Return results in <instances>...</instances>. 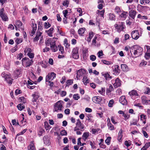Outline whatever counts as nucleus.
<instances>
[{
	"label": "nucleus",
	"mask_w": 150,
	"mask_h": 150,
	"mask_svg": "<svg viewBox=\"0 0 150 150\" xmlns=\"http://www.w3.org/2000/svg\"><path fill=\"white\" fill-rule=\"evenodd\" d=\"M142 51V48L137 45L133 46L130 48V49L131 54H132V52H133L134 57H135L140 56L142 54L141 53Z\"/></svg>",
	"instance_id": "obj_1"
},
{
	"label": "nucleus",
	"mask_w": 150,
	"mask_h": 150,
	"mask_svg": "<svg viewBox=\"0 0 150 150\" xmlns=\"http://www.w3.org/2000/svg\"><path fill=\"white\" fill-rule=\"evenodd\" d=\"M63 102L62 100L58 101L54 105L53 111L59 112L62 111L64 108L63 106Z\"/></svg>",
	"instance_id": "obj_2"
},
{
	"label": "nucleus",
	"mask_w": 150,
	"mask_h": 150,
	"mask_svg": "<svg viewBox=\"0 0 150 150\" xmlns=\"http://www.w3.org/2000/svg\"><path fill=\"white\" fill-rule=\"evenodd\" d=\"M23 66L25 67H29L32 65L33 61L32 59H30L28 58L24 57L22 60Z\"/></svg>",
	"instance_id": "obj_3"
},
{
	"label": "nucleus",
	"mask_w": 150,
	"mask_h": 150,
	"mask_svg": "<svg viewBox=\"0 0 150 150\" xmlns=\"http://www.w3.org/2000/svg\"><path fill=\"white\" fill-rule=\"evenodd\" d=\"M40 27L41 28L42 26H41V24H40V22H39L38 26V30L36 33L35 37L33 39V41L35 42H37L40 38V41L42 39L43 36L41 35L42 33L38 31L39 29L40 28Z\"/></svg>",
	"instance_id": "obj_4"
},
{
	"label": "nucleus",
	"mask_w": 150,
	"mask_h": 150,
	"mask_svg": "<svg viewBox=\"0 0 150 150\" xmlns=\"http://www.w3.org/2000/svg\"><path fill=\"white\" fill-rule=\"evenodd\" d=\"M57 38H49L45 40V44L47 46H50L56 44L55 42L57 41Z\"/></svg>",
	"instance_id": "obj_5"
},
{
	"label": "nucleus",
	"mask_w": 150,
	"mask_h": 150,
	"mask_svg": "<svg viewBox=\"0 0 150 150\" xmlns=\"http://www.w3.org/2000/svg\"><path fill=\"white\" fill-rule=\"evenodd\" d=\"M76 126L74 129V131L78 130H80L83 131L84 128V126L83 124L81 123L79 119L77 120V122L76 124Z\"/></svg>",
	"instance_id": "obj_6"
},
{
	"label": "nucleus",
	"mask_w": 150,
	"mask_h": 150,
	"mask_svg": "<svg viewBox=\"0 0 150 150\" xmlns=\"http://www.w3.org/2000/svg\"><path fill=\"white\" fill-rule=\"evenodd\" d=\"M124 22H122L119 23L118 24H116L115 25V28L117 30L119 33L121 31H124V29L125 28V25Z\"/></svg>",
	"instance_id": "obj_7"
},
{
	"label": "nucleus",
	"mask_w": 150,
	"mask_h": 150,
	"mask_svg": "<svg viewBox=\"0 0 150 150\" xmlns=\"http://www.w3.org/2000/svg\"><path fill=\"white\" fill-rule=\"evenodd\" d=\"M2 77L4 78L5 80L9 84L11 85L12 83L13 79L11 78V76L10 74H6L5 73H2Z\"/></svg>",
	"instance_id": "obj_8"
},
{
	"label": "nucleus",
	"mask_w": 150,
	"mask_h": 150,
	"mask_svg": "<svg viewBox=\"0 0 150 150\" xmlns=\"http://www.w3.org/2000/svg\"><path fill=\"white\" fill-rule=\"evenodd\" d=\"M32 27L33 29L32 31L29 33V34L30 36H32L35 34V33L37 29V27L36 24L34 22V20H32Z\"/></svg>",
	"instance_id": "obj_9"
},
{
	"label": "nucleus",
	"mask_w": 150,
	"mask_h": 150,
	"mask_svg": "<svg viewBox=\"0 0 150 150\" xmlns=\"http://www.w3.org/2000/svg\"><path fill=\"white\" fill-rule=\"evenodd\" d=\"M56 74L53 72H52L48 74L46 77V81H47L48 80H53L56 77Z\"/></svg>",
	"instance_id": "obj_10"
},
{
	"label": "nucleus",
	"mask_w": 150,
	"mask_h": 150,
	"mask_svg": "<svg viewBox=\"0 0 150 150\" xmlns=\"http://www.w3.org/2000/svg\"><path fill=\"white\" fill-rule=\"evenodd\" d=\"M92 100L95 103L100 104L102 100V99L100 96H95L92 98Z\"/></svg>",
	"instance_id": "obj_11"
},
{
	"label": "nucleus",
	"mask_w": 150,
	"mask_h": 150,
	"mask_svg": "<svg viewBox=\"0 0 150 150\" xmlns=\"http://www.w3.org/2000/svg\"><path fill=\"white\" fill-rule=\"evenodd\" d=\"M131 35L132 38L135 40H137L139 37V34L137 30L133 31L131 33Z\"/></svg>",
	"instance_id": "obj_12"
},
{
	"label": "nucleus",
	"mask_w": 150,
	"mask_h": 150,
	"mask_svg": "<svg viewBox=\"0 0 150 150\" xmlns=\"http://www.w3.org/2000/svg\"><path fill=\"white\" fill-rule=\"evenodd\" d=\"M4 11L3 8L0 10V16L3 21H8V18L6 15L4 13Z\"/></svg>",
	"instance_id": "obj_13"
},
{
	"label": "nucleus",
	"mask_w": 150,
	"mask_h": 150,
	"mask_svg": "<svg viewBox=\"0 0 150 150\" xmlns=\"http://www.w3.org/2000/svg\"><path fill=\"white\" fill-rule=\"evenodd\" d=\"M85 72V70L82 69H81L78 70L76 73L77 79H79L81 76L83 75Z\"/></svg>",
	"instance_id": "obj_14"
},
{
	"label": "nucleus",
	"mask_w": 150,
	"mask_h": 150,
	"mask_svg": "<svg viewBox=\"0 0 150 150\" xmlns=\"http://www.w3.org/2000/svg\"><path fill=\"white\" fill-rule=\"evenodd\" d=\"M119 101L120 103L123 105H126L127 104V101L125 96H121L119 99Z\"/></svg>",
	"instance_id": "obj_15"
},
{
	"label": "nucleus",
	"mask_w": 150,
	"mask_h": 150,
	"mask_svg": "<svg viewBox=\"0 0 150 150\" xmlns=\"http://www.w3.org/2000/svg\"><path fill=\"white\" fill-rule=\"evenodd\" d=\"M119 67L118 65H115L112 67L113 71L115 75L118 74L120 72V69H119Z\"/></svg>",
	"instance_id": "obj_16"
},
{
	"label": "nucleus",
	"mask_w": 150,
	"mask_h": 150,
	"mask_svg": "<svg viewBox=\"0 0 150 150\" xmlns=\"http://www.w3.org/2000/svg\"><path fill=\"white\" fill-rule=\"evenodd\" d=\"M94 36V33L92 31H91L89 33L88 37L86 38V40L88 42H90L91 41V39Z\"/></svg>",
	"instance_id": "obj_17"
},
{
	"label": "nucleus",
	"mask_w": 150,
	"mask_h": 150,
	"mask_svg": "<svg viewBox=\"0 0 150 150\" xmlns=\"http://www.w3.org/2000/svg\"><path fill=\"white\" fill-rule=\"evenodd\" d=\"M121 85V81L118 78H117L115 80V82L113 83L115 87L117 88Z\"/></svg>",
	"instance_id": "obj_18"
},
{
	"label": "nucleus",
	"mask_w": 150,
	"mask_h": 150,
	"mask_svg": "<svg viewBox=\"0 0 150 150\" xmlns=\"http://www.w3.org/2000/svg\"><path fill=\"white\" fill-rule=\"evenodd\" d=\"M141 99L143 103L144 104L147 105L149 103V102L150 101V100H148L146 99V97L144 96H143L142 97Z\"/></svg>",
	"instance_id": "obj_19"
},
{
	"label": "nucleus",
	"mask_w": 150,
	"mask_h": 150,
	"mask_svg": "<svg viewBox=\"0 0 150 150\" xmlns=\"http://www.w3.org/2000/svg\"><path fill=\"white\" fill-rule=\"evenodd\" d=\"M136 13L135 11L132 10L129 12V16L132 18L134 19Z\"/></svg>",
	"instance_id": "obj_20"
},
{
	"label": "nucleus",
	"mask_w": 150,
	"mask_h": 150,
	"mask_svg": "<svg viewBox=\"0 0 150 150\" xmlns=\"http://www.w3.org/2000/svg\"><path fill=\"white\" fill-rule=\"evenodd\" d=\"M146 48L147 49V52L146 53L145 57L146 59H148L150 57V48L148 46H146Z\"/></svg>",
	"instance_id": "obj_21"
},
{
	"label": "nucleus",
	"mask_w": 150,
	"mask_h": 150,
	"mask_svg": "<svg viewBox=\"0 0 150 150\" xmlns=\"http://www.w3.org/2000/svg\"><path fill=\"white\" fill-rule=\"evenodd\" d=\"M85 30L86 28L84 27L79 29L78 30L79 34L81 36H83V34H84Z\"/></svg>",
	"instance_id": "obj_22"
},
{
	"label": "nucleus",
	"mask_w": 150,
	"mask_h": 150,
	"mask_svg": "<svg viewBox=\"0 0 150 150\" xmlns=\"http://www.w3.org/2000/svg\"><path fill=\"white\" fill-rule=\"evenodd\" d=\"M129 94L130 96H138V94L136 90H133L129 92Z\"/></svg>",
	"instance_id": "obj_23"
},
{
	"label": "nucleus",
	"mask_w": 150,
	"mask_h": 150,
	"mask_svg": "<svg viewBox=\"0 0 150 150\" xmlns=\"http://www.w3.org/2000/svg\"><path fill=\"white\" fill-rule=\"evenodd\" d=\"M21 69H17L14 71V74L16 77H18L21 74Z\"/></svg>",
	"instance_id": "obj_24"
},
{
	"label": "nucleus",
	"mask_w": 150,
	"mask_h": 150,
	"mask_svg": "<svg viewBox=\"0 0 150 150\" xmlns=\"http://www.w3.org/2000/svg\"><path fill=\"white\" fill-rule=\"evenodd\" d=\"M146 116L144 114H142L140 115L141 121L144 124H145L146 123Z\"/></svg>",
	"instance_id": "obj_25"
},
{
	"label": "nucleus",
	"mask_w": 150,
	"mask_h": 150,
	"mask_svg": "<svg viewBox=\"0 0 150 150\" xmlns=\"http://www.w3.org/2000/svg\"><path fill=\"white\" fill-rule=\"evenodd\" d=\"M102 76H104L106 79H111L112 78L111 76H110L108 72H103L102 73Z\"/></svg>",
	"instance_id": "obj_26"
},
{
	"label": "nucleus",
	"mask_w": 150,
	"mask_h": 150,
	"mask_svg": "<svg viewBox=\"0 0 150 150\" xmlns=\"http://www.w3.org/2000/svg\"><path fill=\"white\" fill-rule=\"evenodd\" d=\"M109 87L108 88L106 91V93L107 94L110 93L112 91H113L114 88L112 86L111 84H109Z\"/></svg>",
	"instance_id": "obj_27"
},
{
	"label": "nucleus",
	"mask_w": 150,
	"mask_h": 150,
	"mask_svg": "<svg viewBox=\"0 0 150 150\" xmlns=\"http://www.w3.org/2000/svg\"><path fill=\"white\" fill-rule=\"evenodd\" d=\"M89 133L88 132H84L82 136V139L84 141L87 139L89 136Z\"/></svg>",
	"instance_id": "obj_28"
},
{
	"label": "nucleus",
	"mask_w": 150,
	"mask_h": 150,
	"mask_svg": "<svg viewBox=\"0 0 150 150\" xmlns=\"http://www.w3.org/2000/svg\"><path fill=\"white\" fill-rule=\"evenodd\" d=\"M16 25L19 28H20L22 30H23V28L22 27V23L20 21H17L16 22Z\"/></svg>",
	"instance_id": "obj_29"
},
{
	"label": "nucleus",
	"mask_w": 150,
	"mask_h": 150,
	"mask_svg": "<svg viewBox=\"0 0 150 150\" xmlns=\"http://www.w3.org/2000/svg\"><path fill=\"white\" fill-rule=\"evenodd\" d=\"M50 46L51 50L52 52H57L58 50V47L56 44L52 45Z\"/></svg>",
	"instance_id": "obj_30"
},
{
	"label": "nucleus",
	"mask_w": 150,
	"mask_h": 150,
	"mask_svg": "<svg viewBox=\"0 0 150 150\" xmlns=\"http://www.w3.org/2000/svg\"><path fill=\"white\" fill-rule=\"evenodd\" d=\"M122 130L121 129L118 133V140L119 142L121 141V138L122 137Z\"/></svg>",
	"instance_id": "obj_31"
},
{
	"label": "nucleus",
	"mask_w": 150,
	"mask_h": 150,
	"mask_svg": "<svg viewBox=\"0 0 150 150\" xmlns=\"http://www.w3.org/2000/svg\"><path fill=\"white\" fill-rule=\"evenodd\" d=\"M83 82L85 85H86L87 83H89V81L86 76H83Z\"/></svg>",
	"instance_id": "obj_32"
},
{
	"label": "nucleus",
	"mask_w": 150,
	"mask_h": 150,
	"mask_svg": "<svg viewBox=\"0 0 150 150\" xmlns=\"http://www.w3.org/2000/svg\"><path fill=\"white\" fill-rule=\"evenodd\" d=\"M121 68L123 71H127L128 70L127 65L125 64H122L121 66Z\"/></svg>",
	"instance_id": "obj_33"
},
{
	"label": "nucleus",
	"mask_w": 150,
	"mask_h": 150,
	"mask_svg": "<svg viewBox=\"0 0 150 150\" xmlns=\"http://www.w3.org/2000/svg\"><path fill=\"white\" fill-rule=\"evenodd\" d=\"M53 30V28L51 27L49 30H48L47 31H46V32L49 36L52 37V33Z\"/></svg>",
	"instance_id": "obj_34"
},
{
	"label": "nucleus",
	"mask_w": 150,
	"mask_h": 150,
	"mask_svg": "<svg viewBox=\"0 0 150 150\" xmlns=\"http://www.w3.org/2000/svg\"><path fill=\"white\" fill-rule=\"evenodd\" d=\"M24 52L25 54L30 53L33 52V50L29 47H26L24 50Z\"/></svg>",
	"instance_id": "obj_35"
},
{
	"label": "nucleus",
	"mask_w": 150,
	"mask_h": 150,
	"mask_svg": "<svg viewBox=\"0 0 150 150\" xmlns=\"http://www.w3.org/2000/svg\"><path fill=\"white\" fill-rule=\"evenodd\" d=\"M127 16V12H123L120 14V16L121 18H123L125 19Z\"/></svg>",
	"instance_id": "obj_36"
},
{
	"label": "nucleus",
	"mask_w": 150,
	"mask_h": 150,
	"mask_svg": "<svg viewBox=\"0 0 150 150\" xmlns=\"http://www.w3.org/2000/svg\"><path fill=\"white\" fill-rule=\"evenodd\" d=\"M136 125L137 126H138L137 119H133L132 121L130 122V125Z\"/></svg>",
	"instance_id": "obj_37"
},
{
	"label": "nucleus",
	"mask_w": 150,
	"mask_h": 150,
	"mask_svg": "<svg viewBox=\"0 0 150 150\" xmlns=\"http://www.w3.org/2000/svg\"><path fill=\"white\" fill-rule=\"evenodd\" d=\"M58 47L59 51L61 52V53L62 54H63L64 52L63 47L60 45H59Z\"/></svg>",
	"instance_id": "obj_38"
},
{
	"label": "nucleus",
	"mask_w": 150,
	"mask_h": 150,
	"mask_svg": "<svg viewBox=\"0 0 150 150\" xmlns=\"http://www.w3.org/2000/svg\"><path fill=\"white\" fill-rule=\"evenodd\" d=\"M98 92L100 94L103 95L105 93V89L103 88H101L98 90Z\"/></svg>",
	"instance_id": "obj_39"
},
{
	"label": "nucleus",
	"mask_w": 150,
	"mask_h": 150,
	"mask_svg": "<svg viewBox=\"0 0 150 150\" xmlns=\"http://www.w3.org/2000/svg\"><path fill=\"white\" fill-rule=\"evenodd\" d=\"M17 107L19 110H21L24 108L25 107L23 104L20 103L17 105Z\"/></svg>",
	"instance_id": "obj_40"
},
{
	"label": "nucleus",
	"mask_w": 150,
	"mask_h": 150,
	"mask_svg": "<svg viewBox=\"0 0 150 150\" xmlns=\"http://www.w3.org/2000/svg\"><path fill=\"white\" fill-rule=\"evenodd\" d=\"M109 18L111 20H115V16L113 14L110 13L109 14Z\"/></svg>",
	"instance_id": "obj_41"
},
{
	"label": "nucleus",
	"mask_w": 150,
	"mask_h": 150,
	"mask_svg": "<svg viewBox=\"0 0 150 150\" xmlns=\"http://www.w3.org/2000/svg\"><path fill=\"white\" fill-rule=\"evenodd\" d=\"M115 12L119 14H120V13L121 12L120 8L118 6L115 7Z\"/></svg>",
	"instance_id": "obj_42"
},
{
	"label": "nucleus",
	"mask_w": 150,
	"mask_h": 150,
	"mask_svg": "<svg viewBox=\"0 0 150 150\" xmlns=\"http://www.w3.org/2000/svg\"><path fill=\"white\" fill-rule=\"evenodd\" d=\"M19 100L21 102L23 103H25L26 102V100L23 97H21L19 98Z\"/></svg>",
	"instance_id": "obj_43"
},
{
	"label": "nucleus",
	"mask_w": 150,
	"mask_h": 150,
	"mask_svg": "<svg viewBox=\"0 0 150 150\" xmlns=\"http://www.w3.org/2000/svg\"><path fill=\"white\" fill-rule=\"evenodd\" d=\"M108 126L109 129L110 130H113L114 129V127L110 122H109L108 121L107 124Z\"/></svg>",
	"instance_id": "obj_44"
},
{
	"label": "nucleus",
	"mask_w": 150,
	"mask_h": 150,
	"mask_svg": "<svg viewBox=\"0 0 150 150\" xmlns=\"http://www.w3.org/2000/svg\"><path fill=\"white\" fill-rule=\"evenodd\" d=\"M101 62H103V64L107 65H109L112 64V62H111L106 61L105 60H101Z\"/></svg>",
	"instance_id": "obj_45"
},
{
	"label": "nucleus",
	"mask_w": 150,
	"mask_h": 150,
	"mask_svg": "<svg viewBox=\"0 0 150 150\" xmlns=\"http://www.w3.org/2000/svg\"><path fill=\"white\" fill-rule=\"evenodd\" d=\"M22 41V38H17L15 40V42L16 43V47L17 46V45L21 43Z\"/></svg>",
	"instance_id": "obj_46"
},
{
	"label": "nucleus",
	"mask_w": 150,
	"mask_h": 150,
	"mask_svg": "<svg viewBox=\"0 0 150 150\" xmlns=\"http://www.w3.org/2000/svg\"><path fill=\"white\" fill-rule=\"evenodd\" d=\"M61 28H60V27L58 26L57 27V32L61 35H64V33L62 31H61L60 30Z\"/></svg>",
	"instance_id": "obj_47"
},
{
	"label": "nucleus",
	"mask_w": 150,
	"mask_h": 150,
	"mask_svg": "<svg viewBox=\"0 0 150 150\" xmlns=\"http://www.w3.org/2000/svg\"><path fill=\"white\" fill-rule=\"evenodd\" d=\"M131 141L130 140L125 141V145L128 147L129 146H130L131 144Z\"/></svg>",
	"instance_id": "obj_48"
},
{
	"label": "nucleus",
	"mask_w": 150,
	"mask_h": 150,
	"mask_svg": "<svg viewBox=\"0 0 150 150\" xmlns=\"http://www.w3.org/2000/svg\"><path fill=\"white\" fill-rule=\"evenodd\" d=\"M73 98L75 100H77L80 98V96L78 94H75L73 96Z\"/></svg>",
	"instance_id": "obj_49"
},
{
	"label": "nucleus",
	"mask_w": 150,
	"mask_h": 150,
	"mask_svg": "<svg viewBox=\"0 0 150 150\" xmlns=\"http://www.w3.org/2000/svg\"><path fill=\"white\" fill-rule=\"evenodd\" d=\"M35 148L33 144H30L28 146V149L29 150H34Z\"/></svg>",
	"instance_id": "obj_50"
},
{
	"label": "nucleus",
	"mask_w": 150,
	"mask_h": 150,
	"mask_svg": "<svg viewBox=\"0 0 150 150\" xmlns=\"http://www.w3.org/2000/svg\"><path fill=\"white\" fill-rule=\"evenodd\" d=\"M114 103V100L113 99L110 100L108 103V106L110 107H112Z\"/></svg>",
	"instance_id": "obj_51"
},
{
	"label": "nucleus",
	"mask_w": 150,
	"mask_h": 150,
	"mask_svg": "<svg viewBox=\"0 0 150 150\" xmlns=\"http://www.w3.org/2000/svg\"><path fill=\"white\" fill-rule=\"evenodd\" d=\"M79 48L77 47L74 48L72 52V54H76L78 53Z\"/></svg>",
	"instance_id": "obj_52"
},
{
	"label": "nucleus",
	"mask_w": 150,
	"mask_h": 150,
	"mask_svg": "<svg viewBox=\"0 0 150 150\" xmlns=\"http://www.w3.org/2000/svg\"><path fill=\"white\" fill-rule=\"evenodd\" d=\"M27 55L30 58L33 59L34 57V54L32 52L30 53L27 54Z\"/></svg>",
	"instance_id": "obj_53"
},
{
	"label": "nucleus",
	"mask_w": 150,
	"mask_h": 150,
	"mask_svg": "<svg viewBox=\"0 0 150 150\" xmlns=\"http://www.w3.org/2000/svg\"><path fill=\"white\" fill-rule=\"evenodd\" d=\"M100 130V129L92 128V129L91 131L92 132V133L94 134L96 133H98Z\"/></svg>",
	"instance_id": "obj_54"
},
{
	"label": "nucleus",
	"mask_w": 150,
	"mask_h": 150,
	"mask_svg": "<svg viewBox=\"0 0 150 150\" xmlns=\"http://www.w3.org/2000/svg\"><path fill=\"white\" fill-rule=\"evenodd\" d=\"M111 137H108L107 139L105 140V143L108 145L110 144V142Z\"/></svg>",
	"instance_id": "obj_55"
},
{
	"label": "nucleus",
	"mask_w": 150,
	"mask_h": 150,
	"mask_svg": "<svg viewBox=\"0 0 150 150\" xmlns=\"http://www.w3.org/2000/svg\"><path fill=\"white\" fill-rule=\"evenodd\" d=\"M104 11L102 10L101 11H100L99 10H98L97 11V13L99 15L101 16L102 17H103L104 15Z\"/></svg>",
	"instance_id": "obj_56"
},
{
	"label": "nucleus",
	"mask_w": 150,
	"mask_h": 150,
	"mask_svg": "<svg viewBox=\"0 0 150 150\" xmlns=\"http://www.w3.org/2000/svg\"><path fill=\"white\" fill-rule=\"evenodd\" d=\"M140 2L141 4H143L145 2L146 4H148L149 2V0H140Z\"/></svg>",
	"instance_id": "obj_57"
},
{
	"label": "nucleus",
	"mask_w": 150,
	"mask_h": 150,
	"mask_svg": "<svg viewBox=\"0 0 150 150\" xmlns=\"http://www.w3.org/2000/svg\"><path fill=\"white\" fill-rule=\"evenodd\" d=\"M73 83V80L69 79L67 81V86H69L72 84Z\"/></svg>",
	"instance_id": "obj_58"
},
{
	"label": "nucleus",
	"mask_w": 150,
	"mask_h": 150,
	"mask_svg": "<svg viewBox=\"0 0 150 150\" xmlns=\"http://www.w3.org/2000/svg\"><path fill=\"white\" fill-rule=\"evenodd\" d=\"M73 57L75 59H77L79 58L78 53L72 54Z\"/></svg>",
	"instance_id": "obj_59"
},
{
	"label": "nucleus",
	"mask_w": 150,
	"mask_h": 150,
	"mask_svg": "<svg viewBox=\"0 0 150 150\" xmlns=\"http://www.w3.org/2000/svg\"><path fill=\"white\" fill-rule=\"evenodd\" d=\"M97 37L96 36H95L94 38L93 39V40L92 41V45H94L96 46V40L97 39Z\"/></svg>",
	"instance_id": "obj_60"
},
{
	"label": "nucleus",
	"mask_w": 150,
	"mask_h": 150,
	"mask_svg": "<svg viewBox=\"0 0 150 150\" xmlns=\"http://www.w3.org/2000/svg\"><path fill=\"white\" fill-rule=\"evenodd\" d=\"M45 28L46 29L48 28L51 26L50 24L48 22H45L44 24Z\"/></svg>",
	"instance_id": "obj_61"
},
{
	"label": "nucleus",
	"mask_w": 150,
	"mask_h": 150,
	"mask_svg": "<svg viewBox=\"0 0 150 150\" xmlns=\"http://www.w3.org/2000/svg\"><path fill=\"white\" fill-rule=\"evenodd\" d=\"M46 83L47 84V85H49L50 86L52 87L54 85V83L53 82H51L50 80H48L47 81H46Z\"/></svg>",
	"instance_id": "obj_62"
},
{
	"label": "nucleus",
	"mask_w": 150,
	"mask_h": 150,
	"mask_svg": "<svg viewBox=\"0 0 150 150\" xmlns=\"http://www.w3.org/2000/svg\"><path fill=\"white\" fill-rule=\"evenodd\" d=\"M32 96L33 98L37 100H38L39 98V96L38 94L37 93H35L34 94H33Z\"/></svg>",
	"instance_id": "obj_63"
},
{
	"label": "nucleus",
	"mask_w": 150,
	"mask_h": 150,
	"mask_svg": "<svg viewBox=\"0 0 150 150\" xmlns=\"http://www.w3.org/2000/svg\"><path fill=\"white\" fill-rule=\"evenodd\" d=\"M90 59L91 60L93 61L96 59V57L94 55H92L90 56Z\"/></svg>",
	"instance_id": "obj_64"
}]
</instances>
